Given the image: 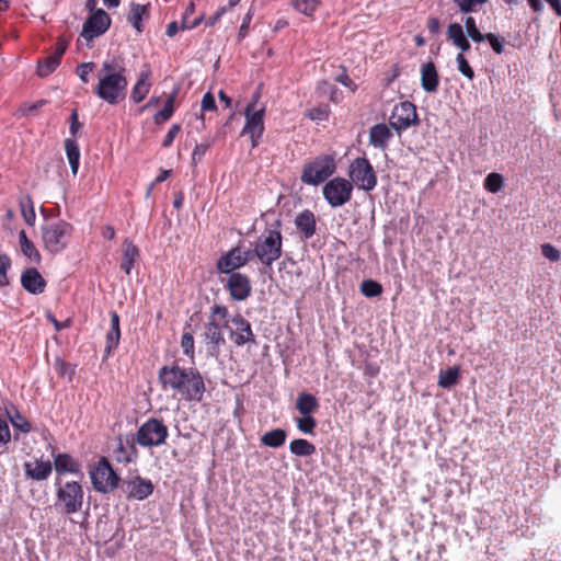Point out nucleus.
I'll use <instances>...</instances> for the list:
<instances>
[{
    "label": "nucleus",
    "instance_id": "obj_37",
    "mask_svg": "<svg viewBox=\"0 0 561 561\" xmlns=\"http://www.w3.org/2000/svg\"><path fill=\"white\" fill-rule=\"evenodd\" d=\"M360 293L368 298L378 297L382 294V286L374 279H365L360 284Z\"/></svg>",
    "mask_w": 561,
    "mask_h": 561
},
{
    "label": "nucleus",
    "instance_id": "obj_30",
    "mask_svg": "<svg viewBox=\"0 0 561 561\" xmlns=\"http://www.w3.org/2000/svg\"><path fill=\"white\" fill-rule=\"evenodd\" d=\"M148 16H149V4L131 3L130 12L127 16V21L133 25V27L138 33H141L144 30L141 21Z\"/></svg>",
    "mask_w": 561,
    "mask_h": 561
},
{
    "label": "nucleus",
    "instance_id": "obj_11",
    "mask_svg": "<svg viewBox=\"0 0 561 561\" xmlns=\"http://www.w3.org/2000/svg\"><path fill=\"white\" fill-rule=\"evenodd\" d=\"M353 183L344 178L336 176L329 180L322 187V194L327 203L333 207H341L352 198Z\"/></svg>",
    "mask_w": 561,
    "mask_h": 561
},
{
    "label": "nucleus",
    "instance_id": "obj_18",
    "mask_svg": "<svg viewBox=\"0 0 561 561\" xmlns=\"http://www.w3.org/2000/svg\"><path fill=\"white\" fill-rule=\"evenodd\" d=\"M67 41H65L62 37L58 38L55 51L45 57L43 60H39L37 64V75L39 77H47L56 70V68L60 65V60L67 49Z\"/></svg>",
    "mask_w": 561,
    "mask_h": 561
},
{
    "label": "nucleus",
    "instance_id": "obj_13",
    "mask_svg": "<svg viewBox=\"0 0 561 561\" xmlns=\"http://www.w3.org/2000/svg\"><path fill=\"white\" fill-rule=\"evenodd\" d=\"M110 26V15L103 9H96L83 23L80 36L90 42L104 34Z\"/></svg>",
    "mask_w": 561,
    "mask_h": 561
},
{
    "label": "nucleus",
    "instance_id": "obj_58",
    "mask_svg": "<svg viewBox=\"0 0 561 561\" xmlns=\"http://www.w3.org/2000/svg\"><path fill=\"white\" fill-rule=\"evenodd\" d=\"M180 131H181V126L179 124L171 125L167 135L164 136V139L162 141V147L169 148L173 144L175 137L178 136V134Z\"/></svg>",
    "mask_w": 561,
    "mask_h": 561
},
{
    "label": "nucleus",
    "instance_id": "obj_48",
    "mask_svg": "<svg viewBox=\"0 0 561 561\" xmlns=\"http://www.w3.org/2000/svg\"><path fill=\"white\" fill-rule=\"evenodd\" d=\"M254 13H255V7L252 4L248 9V12L244 14V16L242 19V23H241L239 32H238V41L239 42L243 41L248 36L250 23L254 16Z\"/></svg>",
    "mask_w": 561,
    "mask_h": 561
},
{
    "label": "nucleus",
    "instance_id": "obj_21",
    "mask_svg": "<svg viewBox=\"0 0 561 561\" xmlns=\"http://www.w3.org/2000/svg\"><path fill=\"white\" fill-rule=\"evenodd\" d=\"M245 266L241 260L240 247H234L222 254L216 263V268L220 274L239 273L240 267Z\"/></svg>",
    "mask_w": 561,
    "mask_h": 561
},
{
    "label": "nucleus",
    "instance_id": "obj_16",
    "mask_svg": "<svg viewBox=\"0 0 561 561\" xmlns=\"http://www.w3.org/2000/svg\"><path fill=\"white\" fill-rule=\"evenodd\" d=\"M227 275L224 287L229 293L231 299L236 301L248 299L252 291L250 277L240 272Z\"/></svg>",
    "mask_w": 561,
    "mask_h": 561
},
{
    "label": "nucleus",
    "instance_id": "obj_32",
    "mask_svg": "<svg viewBox=\"0 0 561 561\" xmlns=\"http://www.w3.org/2000/svg\"><path fill=\"white\" fill-rule=\"evenodd\" d=\"M65 149L71 172L76 176L80 164V149L77 140L75 138H67L65 140Z\"/></svg>",
    "mask_w": 561,
    "mask_h": 561
},
{
    "label": "nucleus",
    "instance_id": "obj_50",
    "mask_svg": "<svg viewBox=\"0 0 561 561\" xmlns=\"http://www.w3.org/2000/svg\"><path fill=\"white\" fill-rule=\"evenodd\" d=\"M117 445L114 449V456H115V460L118 462V463H124V465H129L131 463V461L127 458H125L126 456H128L127 454V448L125 446V440H124V437L122 435H119L117 438Z\"/></svg>",
    "mask_w": 561,
    "mask_h": 561
},
{
    "label": "nucleus",
    "instance_id": "obj_22",
    "mask_svg": "<svg viewBox=\"0 0 561 561\" xmlns=\"http://www.w3.org/2000/svg\"><path fill=\"white\" fill-rule=\"evenodd\" d=\"M22 287L32 295H39L46 288V280L35 267H28L21 275Z\"/></svg>",
    "mask_w": 561,
    "mask_h": 561
},
{
    "label": "nucleus",
    "instance_id": "obj_38",
    "mask_svg": "<svg viewBox=\"0 0 561 561\" xmlns=\"http://www.w3.org/2000/svg\"><path fill=\"white\" fill-rule=\"evenodd\" d=\"M504 187V178L500 173H490L484 180V188L491 193H499Z\"/></svg>",
    "mask_w": 561,
    "mask_h": 561
},
{
    "label": "nucleus",
    "instance_id": "obj_46",
    "mask_svg": "<svg viewBox=\"0 0 561 561\" xmlns=\"http://www.w3.org/2000/svg\"><path fill=\"white\" fill-rule=\"evenodd\" d=\"M447 38L451 41L455 46L458 45V43L466 38L462 26L457 22L450 23L447 28Z\"/></svg>",
    "mask_w": 561,
    "mask_h": 561
},
{
    "label": "nucleus",
    "instance_id": "obj_20",
    "mask_svg": "<svg viewBox=\"0 0 561 561\" xmlns=\"http://www.w3.org/2000/svg\"><path fill=\"white\" fill-rule=\"evenodd\" d=\"M151 68L148 64H146L140 70L137 81L134 84L129 99L133 103L139 104L142 102L146 96L149 94L151 89Z\"/></svg>",
    "mask_w": 561,
    "mask_h": 561
},
{
    "label": "nucleus",
    "instance_id": "obj_53",
    "mask_svg": "<svg viewBox=\"0 0 561 561\" xmlns=\"http://www.w3.org/2000/svg\"><path fill=\"white\" fill-rule=\"evenodd\" d=\"M456 61H457V68L459 70V72L461 75H463L466 78H468L469 80H472L474 78V71L470 67L468 60L466 59V57L463 56L462 53H459L457 55Z\"/></svg>",
    "mask_w": 561,
    "mask_h": 561
},
{
    "label": "nucleus",
    "instance_id": "obj_31",
    "mask_svg": "<svg viewBox=\"0 0 561 561\" xmlns=\"http://www.w3.org/2000/svg\"><path fill=\"white\" fill-rule=\"evenodd\" d=\"M19 244L21 252L24 256L30 259L33 263L39 264L42 261V255L39 251L36 249L34 242L30 240L24 230L19 232Z\"/></svg>",
    "mask_w": 561,
    "mask_h": 561
},
{
    "label": "nucleus",
    "instance_id": "obj_49",
    "mask_svg": "<svg viewBox=\"0 0 561 561\" xmlns=\"http://www.w3.org/2000/svg\"><path fill=\"white\" fill-rule=\"evenodd\" d=\"M54 367L60 377H68L71 381L75 376V367L61 358H56Z\"/></svg>",
    "mask_w": 561,
    "mask_h": 561
},
{
    "label": "nucleus",
    "instance_id": "obj_39",
    "mask_svg": "<svg viewBox=\"0 0 561 561\" xmlns=\"http://www.w3.org/2000/svg\"><path fill=\"white\" fill-rule=\"evenodd\" d=\"M293 5L298 12H300L307 16H312L319 5V1L318 0H293Z\"/></svg>",
    "mask_w": 561,
    "mask_h": 561
},
{
    "label": "nucleus",
    "instance_id": "obj_57",
    "mask_svg": "<svg viewBox=\"0 0 561 561\" xmlns=\"http://www.w3.org/2000/svg\"><path fill=\"white\" fill-rule=\"evenodd\" d=\"M209 142L197 144L192 152V162L195 164L199 162L209 149Z\"/></svg>",
    "mask_w": 561,
    "mask_h": 561
},
{
    "label": "nucleus",
    "instance_id": "obj_41",
    "mask_svg": "<svg viewBox=\"0 0 561 561\" xmlns=\"http://www.w3.org/2000/svg\"><path fill=\"white\" fill-rule=\"evenodd\" d=\"M208 318L217 319L224 327H228L229 310L224 305L215 304L210 308V314Z\"/></svg>",
    "mask_w": 561,
    "mask_h": 561
},
{
    "label": "nucleus",
    "instance_id": "obj_15",
    "mask_svg": "<svg viewBox=\"0 0 561 561\" xmlns=\"http://www.w3.org/2000/svg\"><path fill=\"white\" fill-rule=\"evenodd\" d=\"M224 327L217 319L208 318L203 333L204 341L210 355L218 356L221 347L226 344Z\"/></svg>",
    "mask_w": 561,
    "mask_h": 561
},
{
    "label": "nucleus",
    "instance_id": "obj_2",
    "mask_svg": "<svg viewBox=\"0 0 561 561\" xmlns=\"http://www.w3.org/2000/svg\"><path fill=\"white\" fill-rule=\"evenodd\" d=\"M127 69L121 57H107L99 70L94 94L108 105H117L127 96Z\"/></svg>",
    "mask_w": 561,
    "mask_h": 561
},
{
    "label": "nucleus",
    "instance_id": "obj_59",
    "mask_svg": "<svg viewBox=\"0 0 561 561\" xmlns=\"http://www.w3.org/2000/svg\"><path fill=\"white\" fill-rule=\"evenodd\" d=\"M201 107H202V112L217 110L215 98L210 92H206L203 95Z\"/></svg>",
    "mask_w": 561,
    "mask_h": 561
},
{
    "label": "nucleus",
    "instance_id": "obj_64",
    "mask_svg": "<svg viewBox=\"0 0 561 561\" xmlns=\"http://www.w3.org/2000/svg\"><path fill=\"white\" fill-rule=\"evenodd\" d=\"M195 12V3L193 1H190V3L187 4V7L185 8L183 14H182V20H181V30L182 31H185L184 30V25L185 24H190L191 21H190V16L192 14H194Z\"/></svg>",
    "mask_w": 561,
    "mask_h": 561
},
{
    "label": "nucleus",
    "instance_id": "obj_19",
    "mask_svg": "<svg viewBox=\"0 0 561 561\" xmlns=\"http://www.w3.org/2000/svg\"><path fill=\"white\" fill-rule=\"evenodd\" d=\"M154 490L150 479L136 476L126 482V493L128 500L144 501L149 497Z\"/></svg>",
    "mask_w": 561,
    "mask_h": 561
},
{
    "label": "nucleus",
    "instance_id": "obj_33",
    "mask_svg": "<svg viewBox=\"0 0 561 561\" xmlns=\"http://www.w3.org/2000/svg\"><path fill=\"white\" fill-rule=\"evenodd\" d=\"M287 433L283 428H275L270 432H266L261 437V443L271 448H278L283 446L286 442Z\"/></svg>",
    "mask_w": 561,
    "mask_h": 561
},
{
    "label": "nucleus",
    "instance_id": "obj_8",
    "mask_svg": "<svg viewBox=\"0 0 561 561\" xmlns=\"http://www.w3.org/2000/svg\"><path fill=\"white\" fill-rule=\"evenodd\" d=\"M90 478L94 490L104 494L116 489L121 482V477L106 457H101L90 470Z\"/></svg>",
    "mask_w": 561,
    "mask_h": 561
},
{
    "label": "nucleus",
    "instance_id": "obj_51",
    "mask_svg": "<svg viewBox=\"0 0 561 561\" xmlns=\"http://www.w3.org/2000/svg\"><path fill=\"white\" fill-rule=\"evenodd\" d=\"M484 41H488L492 47V49L496 53V54H502L504 51V46H505V38L497 35V34H494V33H486L484 34Z\"/></svg>",
    "mask_w": 561,
    "mask_h": 561
},
{
    "label": "nucleus",
    "instance_id": "obj_42",
    "mask_svg": "<svg viewBox=\"0 0 561 561\" xmlns=\"http://www.w3.org/2000/svg\"><path fill=\"white\" fill-rule=\"evenodd\" d=\"M11 268V259L8 254H0V288L10 285L8 272Z\"/></svg>",
    "mask_w": 561,
    "mask_h": 561
},
{
    "label": "nucleus",
    "instance_id": "obj_45",
    "mask_svg": "<svg viewBox=\"0 0 561 561\" xmlns=\"http://www.w3.org/2000/svg\"><path fill=\"white\" fill-rule=\"evenodd\" d=\"M124 440H125V446L127 448V454H128V456H126L125 458L129 459L131 461V463H135L139 457V453L136 447V445H138V443L136 440V434L126 435L124 437Z\"/></svg>",
    "mask_w": 561,
    "mask_h": 561
},
{
    "label": "nucleus",
    "instance_id": "obj_52",
    "mask_svg": "<svg viewBox=\"0 0 561 561\" xmlns=\"http://www.w3.org/2000/svg\"><path fill=\"white\" fill-rule=\"evenodd\" d=\"M121 340V330L110 329L106 334L105 353L110 355L117 346Z\"/></svg>",
    "mask_w": 561,
    "mask_h": 561
},
{
    "label": "nucleus",
    "instance_id": "obj_10",
    "mask_svg": "<svg viewBox=\"0 0 561 561\" xmlns=\"http://www.w3.org/2000/svg\"><path fill=\"white\" fill-rule=\"evenodd\" d=\"M348 176L353 185L366 192L373 191L377 185L376 172L366 157H358L351 162Z\"/></svg>",
    "mask_w": 561,
    "mask_h": 561
},
{
    "label": "nucleus",
    "instance_id": "obj_47",
    "mask_svg": "<svg viewBox=\"0 0 561 561\" xmlns=\"http://www.w3.org/2000/svg\"><path fill=\"white\" fill-rule=\"evenodd\" d=\"M181 347L183 350V354L191 359H194L195 356V342L194 336L191 332L183 333L181 337Z\"/></svg>",
    "mask_w": 561,
    "mask_h": 561
},
{
    "label": "nucleus",
    "instance_id": "obj_55",
    "mask_svg": "<svg viewBox=\"0 0 561 561\" xmlns=\"http://www.w3.org/2000/svg\"><path fill=\"white\" fill-rule=\"evenodd\" d=\"M307 117L311 121H324L329 117V111L327 106H317L308 111Z\"/></svg>",
    "mask_w": 561,
    "mask_h": 561
},
{
    "label": "nucleus",
    "instance_id": "obj_62",
    "mask_svg": "<svg viewBox=\"0 0 561 561\" xmlns=\"http://www.w3.org/2000/svg\"><path fill=\"white\" fill-rule=\"evenodd\" d=\"M12 425L19 428L23 433H28L31 431L30 423L19 413L15 419H11Z\"/></svg>",
    "mask_w": 561,
    "mask_h": 561
},
{
    "label": "nucleus",
    "instance_id": "obj_29",
    "mask_svg": "<svg viewBox=\"0 0 561 561\" xmlns=\"http://www.w3.org/2000/svg\"><path fill=\"white\" fill-rule=\"evenodd\" d=\"M178 94L179 88H174L173 91L168 95L163 108L158 111L153 116V122L156 125H162L172 117L175 111L174 102Z\"/></svg>",
    "mask_w": 561,
    "mask_h": 561
},
{
    "label": "nucleus",
    "instance_id": "obj_40",
    "mask_svg": "<svg viewBox=\"0 0 561 561\" xmlns=\"http://www.w3.org/2000/svg\"><path fill=\"white\" fill-rule=\"evenodd\" d=\"M461 13L468 14L477 12L478 7L488 2V0H453Z\"/></svg>",
    "mask_w": 561,
    "mask_h": 561
},
{
    "label": "nucleus",
    "instance_id": "obj_1",
    "mask_svg": "<svg viewBox=\"0 0 561 561\" xmlns=\"http://www.w3.org/2000/svg\"><path fill=\"white\" fill-rule=\"evenodd\" d=\"M161 389L180 394L186 401H202L206 387L196 368L181 367L176 362L162 366L158 371Z\"/></svg>",
    "mask_w": 561,
    "mask_h": 561
},
{
    "label": "nucleus",
    "instance_id": "obj_44",
    "mask_svg": "<svg viewBox=\"0 0 561 561\" xmlns=\"http://www.w3.org/2000/svg\"><path fill=\"white\" fill-rule=\"evenodd\" d=\"M297 427L304 434H313L317 427V421L312 415H302L296 419Z\"/></svg>",
    "mask_w": 561,
    "mask_h": 561
},
{
    "label": "nucleus",
    "instance_id": "obj_35",
    "mask_svg": "<svg viewBox=\"0 0 561 561\" xmlns=\"http://www.w3.org/2000/svg\"><path fill=\"white\" fill-rule=\"evenodd\" d=\"M20 210L23 219L28 226H34L36 220V214L34 209V203L30 195H24L20 198Z\"/></svg>",
    "mask_w": 561,
    "mask_h": 561
},
{
    "label": "nucleus",
    "instance_id": "obj_36",
    "mask_svg": "<svg viewBox=\"0 0 561 561\" xmlns=\"http://www.w3.org/2000/svg\"><path fill=\"white\" fill-rule=\"evenodd\" d=\"M459 367L454 366L448 369L440 371L438 378V386L444 389H450L458 382Z\"/></svg>",
    "mask_w": 561,
    "mask_h": 561
},
{
    "label": "nucleus",
    "instance_id": "obj_3",
    "mask_svg": "<svg viewBox=\"0 0 561 561\" xmlns=\"http://www.w3.org/2000/svg\"><path fill=\"white\" fill-rule=\"evenodd\" d=\"M256 259L266 267L280 259L283 254L282 221L275 220L266 227L254 243Z\"/></svg>",
    "mask_w": 561,
    "mask_h": 561
},
{
    "label": "nucleus",
    "instance_id": "obj_24",
    "mask_svg": "<svg viewBox=\"0 0 561 561\" xmlns=\"http://www.w3.org/2000/svg\"><path fill=\"white\" fill-rule=\"evenodd\" d=\"M23 467L25 477L34 481L46 480L53 471V465L49 460L35 459L34 461L24 462Z\"/></svg>",
    "mask_w": 561,
    "mask_h": 561
},
{
    "label": "nucleus",
    "instance_id": "obj_6",
    "mask_svg": "<svg viewBox=\"0 0 561 561\" xmlns=\"http://www.w3.org/2000/svg\"><path fill=\"white\" fill-rule=\"evenodd\" d=\"M336 171L335 159L331 154L317 156L302 167L300 180L307 185H320Z\"/></svg>",
    "mask_w": 561,
    "mask_h": 561
},
{
    "label": "nucleus",
    "instance_id": "obj_28",
    "mask_svg": "<svg viewBox=\"0 0 561 561\" xmlns=\"http://www.w3.org/2000/svg\"><path fill=\"white\" fill-rule=\"evenodd\" d=\"M296 409L301 415H312L319 409V401L309 392H300L296 400Z\"/></svg>",
    "mask_w": 561,
    "mask_h": 561
},
{
    "label": "nucleus",
    "instance_id": "obj_27",
    "mask_svg": "<svg viewBox=\"0 0 561 561\" xmlns=\"http://www.w3.org/2000/svg\"><path fill=\"white\" fill-rule=\"evenodd\" d=\"M139 250L134 242L126 238L123 242V254L121 261V268L126 275H130V272L135 263L139 260Z\"/></svg>",
    "mask_w": 561,
    "mask_h": 561
},
{
    "label": "nucleus",
    "instance_id": "obj_9",
    "mask_svg": "<svg viewBox=\"0 0 561 561\" xmlns=\"http://www.w3.org/2000/svg\"><path fill=\"white\" fill-rule=\"evenodd\" d=\"M259 98L260 94L254 93L251 102L247 105L244 111L245 125L241 131V135L250 136L252 148H256L259 146L260 138L264 133L265 107L263 106L260 110H255V104L257 103Z\"/></svg>",
    "mask_w": 561,
    "mask_h": 561
},
{
    "label": "nucleus",
    "instance_id": "obj_34",
    "mask_svg": "<svg viewBox=\"0 0 561 561\" xmlns=\"http://www.w3.org/2000/svg\"><path fill=\"white\" fill-rule=\"evenodd\" d=\"M289 450L298 457H309L316 453V446L307 439L297 438L290 442Z\"/></svg>",
    "mask_w": 561,
    "mask_h": 561
},
{
    "label": "nucleus",
    "instance_id": "obj_61",
    "mask_svg": "<svg viewBox=\"0 0 561 561\" xmlns=\"http://www.w3.org/2000/svg\"><path fill=\"white\" fill-rule=\"evenodd\" d=\"M11 439V433L5 420L0 417V447L5 446Z\"/></svg>",
    "mask_w": 561,
    "mask_h": 561
},
{
    "label": "nucleus",
    "instance_id": "obj_25",
    "mask_svg": "<svg viewBox=\"0 0 561 561\" xmlns=\"http://www.w3.org/2000/svg\"><path fill=\"white\" fill-rule=\"evenodd\" d=\"M421 87L427 93H436L439 87V73L433 61H426L421 66Z\"/></svg>",
    "mask_w": 561,
    "mask_h": 561
},
{
    "label": "nucleus",
    "instance_id": "obj_4",
    "mask_svg": "<svg viewBox=\"0 0 561 561\" xmlns=\"http://www.w3.org/2000/svg\"><path fill=\"white\" fill-rule=\"evenodd\" d=\"M73 231V226L64 219L46 221L41 226L43 248L53 255L62 252L70 243Z\"/></svg>",
    "mask_w": 561,
    "mask_h": 561
},
{
    "label": "nucleus",
    "instance_id": "obj_14",
    "mask_svg": "<svg viewBox=\"0 0 561 561\" xmlns=\"http://www.w3.org/2000/svg\"><path fill=\"white\" fill-rule=\"evenodd\" d=\"M230 322L232 328H227L229 329V337L237 347L245 344H256L251 323L242 314H234Z\"/></svg>",
    "mask_w": 561,
    "mask_h": 561
},
{
    "label": "nucleus",
    "instance_id": "obj_26",
    "mask_svg": "<svg viewBox=\"0 0 561 561\" xmlns=\"http://www.w3.org/2000/svg\"><path fill=\"white\" fill-rule=\"evenodd\" d=\"M392 137L391 129L383 123L376 124L369 129V144L375 148L387 149Z\"/></svg>",
    "mask_w": 561,
    "mask_h": 561
},
{
    "label": "nucleus",
    "instance_id": "obj_63",
    "mask_svg": "<svg viewBox=\"0 0 561 561\" xmlns=\"http://www.w3.org/2000/svg\"><path fill=\"white\" fill-rule=\"evenodd\" d=\"M80 128H81V124L79 122L78 111L73 110L70 114V127H69L72 138H75L77 136Z\"/></svg>",
    "mask_w": 561,
    "mask_h": 561
},
{
    "label": "nucleus",
    "instance_id": "obj_56",
    "mask_svg": "<svg viewBox=\"0 0 561 561\" xmlns=\"http://www.w3.org/2000/svg\"><path fill=\"white\" fill-rule=\"evenodd\" d=\"M94 62H81L77 66L76 72L83 83L89 82V73L93 70Z\"/></svg>",
    "mask_w": 561,
    "mask_h": 561
},
{
    "label": "nucleus",
    "instance_id": "obj_5",
    "mask_svg": "<svg viewBox=\"0 0 561 561\" xmlns=\"http://www.w3.org/2000/svg\"><path fill=\"white\" fill-rule=\"evenodd\" d=\"M56 501L55 507L67 515H72L82 510L84 491L81 481H65L60 477L55 478Z\"/></svg>",
    "mask_w": 561,
    "mask_h": 561
},
{
    "label": "nucleus",
    "instance_id": "obj_17",
    "mask_svg": "<svg viewBox=\"0 0 561 561\" xmlns=\"http://www.w3.org/2000/svg\"><path fill=\"white\" fill-rule=\"evenodd\" d=\"M54 469L56 477L62 478V476L70 473L78 476L80 479L83 478L82 466L79 460L75 459L68 453L53 454Z\"/></svg>",
    "mask_w": 561,
    "mask_h": 561
},
{
    "label": "nucleus",
    "instance_id": "obj_43",
    "mask_svg": "<svg viewBox=\"0 0 561 561\" xmlns=\"http://www.w3.org/2000/svg\"><path fill=\"white\" fill-rule=\"evenodd\" d=\"M465 27H466V31H467V34L468 36L476 43H481V42H484V34H482L477 24H476V20L472 18V16H468L466 20H465Z\"/></svg>",
    "mask_w": 561,
    "mask_h": 561
},
{
    "label": "nucleus",
    "instance_id": "obj_7",
    "mask_svg": "<svg viewBox=\"0 0 561 561\" xmlns=\"http://www.w3.org/2000/svg\"><path fill=\"white\" fill-rule=\"evenodd\" d=\"M169 436L168 426L157 417H150L142 423L136 432V440L139 446L146 448L163 445Z\"/></svg>",
    "mask_w": 561,
    "mask_h": 561
},
{
    "label": "nucleus",
    "instance_id": "obj_54",
    "mask_svg": "<svg viewBox=\"0 0 561 561\" xmlns=\"http://www.w3.org/2000/svg\"><path fill=\"white\" fill-rule=\"evenodd\" d=\"M542 255L551 262H557L560 260L561 253L560 251L550 243H543L541 245Z\"/></svg>",
    "mask_w": 561,
    "mask_h": 561
},
{
    "label": "nucleus",
    "instance_id": "obj_23",
    "mask_svg": "<svg viewBox=\"0 0 561 561\" xmlns=\"http://www.w3.org/2000/svg\"><path fill=\"white\" fill-rule=\"evenodd\" d=\"M294 222L302 240H309L314 236L317 231V219L310 209L298 213Z\"/></svg>",
    "mask_w": 561,
    "mask_h": 561
},
{
    "label": "nucleus",
    "instance_id": "obj_60",
    "mask_svg": "<svg viewBox=\"0 0 561 561\" xmlns=\"http://www.w3.org/2000/svg\"><path fill=\"white\" fill-rule=\"evenodd\" d=\"M228 12H230V10L226 5L219 7L217 11L205 21V25L208 27L214 26Z\"/></svg>",
    "mask_w": 561,
    "mask_h": 561
},
{
    "label": "nucleus",
    "instance_id": "obj_12",
    "mask_svg": "<svg viewBox=\"0 0 561 561\" xmlns=\"http://www.w3.org/2000/svg\"><path fill=\"white\" fill-rule=\"evenodd\" d=\"M420 124L416 106L410 101L400 102L394 106L389 119V125L400 136L411 126Z\"/></svg>",
    "mask_w": 561,
    "mask_h": 561
}]
</instances>
